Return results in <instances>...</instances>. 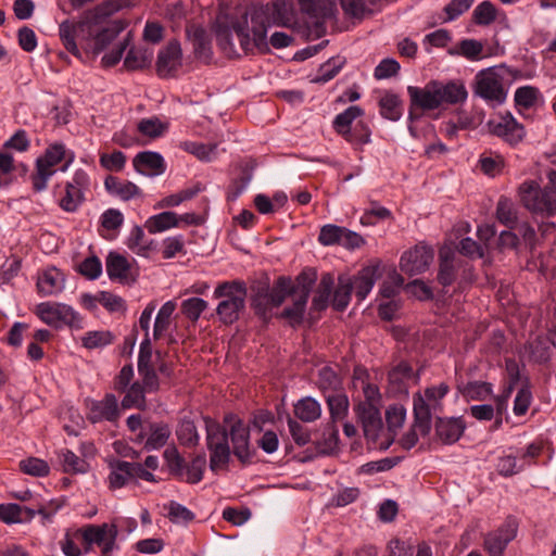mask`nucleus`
I'll use <instances>...</instances> for the list:
<instances>
[{
  "mask_svg": "<svg viewBox=\"0 0 556 556\" xmlns=\"http://www.w3.org/2000/svg\"><path fill=\"white\" fill-rule=\"evenodd\" d=\"M156 72L162 78L173 77L182 66V49L178 40H169L160 49L156 58Z\"/></svg>",
  "mask_w": 556,
  "mask_h": 556,
  "instance_id": "14",
  "label": "nucleus"
},
{
  "mask_svg": "<svg viewBox=\"0 0 556 556\" xmlns=\"http://www.w3.org/2000/svg\"><path fill=\"white\" fill-rule=\"evenodd\" d=\"M59 37L67 52L87 62L104 51V2L86 10L77 22L63 21Z\"/></svg>",
  "mask_w": 556,
  "mask_h": 556,
  "instance_id": "2",
  "label": "nucleus"
},
{
  "mask_svg": "<svg viewBox=\"0 0 556 556\" xmlns=\"http://www.w3.org/2000/svg\"><path fill=\"white\" fill-rule=\"evenodd\" d=\"M456 277L455 266L453 264V252L450 249L443 248L440 251V268L438 280L444 287L451 286Z\"/></svg>",
  "mask_w": 556,
  "mask_h": 556,
  "instance_id": "40",
  "label": "nucleus"
},
{
  "mask_svg": "<svg viewBox=\"0 0 556 556\" xmlns=\"http://www.w3.org/2000/svg\"><path fill=\"white\" fill-rule=\"evenodd\" d=\"M124 215L117 208H106V240H114L124 225Z\"/></svg>",
  "mask_w": 556,
  "mask_h": 556,
  "instance_id": "60",
  "label": "nucleus"
},
{
  "mask_svg": "<svg viewBox=\"0 0 556 556\" xmlns=\"http://www.w3.org/2000/svg\"><path fill=\"white\" fill-rule=\"evenodd\" d=\"M73 160L74 154L67 152L63 143L58 142L50 144L45 150L43 154L36 160V169L30 176L34 191L41 192L46 190L48 180L56 172L55 166L62 161H65L64 165L61 167V170L64 172Z\"/></svg>",
  "mask_w": 556,
  "mask_h": 556,
  "instance_id": "7",
  "label": "nucleus"
},
{
  "mask_svg": "<svg viewBox=\"0 0 556 556\" xmlns=\"http://www.w3.org/2000/svg\"><path fill=\"white\" fill-rule=\"evenodd\" d=\"M213 296L219 300L216 314L223 324L231 325L239 319L247 298V289L242 282H222L215 288Z\"/></svg>",
  "mask_w": 556,
  "mask_h": 556,
  "instance_id": "6",
  "label": "nucleus"
},
{
  "mask_svg": "<svg viewBox=\"0 0 556 556\" xmlns=\"http://www.w3.org/2000/svg\"><path fill=\"white\" fill-rule=\"evenodd\" d=\"M339 444V430L333 425H327L317 440L316 446L321 454H331L337 451Z\"/></svg>",
  "mask_w": 556,
  "mask_h": 556,
  "instance_id": "45",
  "label": "nucleus"
},
{
  "mask_svg": "<svg viewBox=\"0 0 556 556\" xmlns=\"http://www.w3.org/2000/svg\"><path fill=\"white\" fill-rule=\"evenodd\" d=\"M180 148L200 161H211L216 155V146H207L197 141H184Z\"/></svg>",
  "mask_w": 556,
  "mask_h": 556,
  "instance_id": "51",
  "label": "nucleus"
},
{
  "mask_svg": "<svg viewBox=\"0 0 556 556\" xmlns=\"http://www.w3.org/2000/svg\"><path fill=\"white\" fill-rule=\"evenodd\" d=\"M509 68L505 64L480 70L473 78V96L492 106L502 105L508 94Z\"/></svg>",
  "mask_w": 556,
  "mask_h": 556,
  "instance_id": "3",
  "label": "nucleus"
},
{
  "mask_svg": "<svg viewBox=\"0 0 556 556\" xmlns=\"http://www.w3.org/2000/svg\"><path fill=\"white\" fill-rule=\"evenodd\" d=\"M134 166L139 173L157 176L165 172L163 156L157 152L144 151L140 152L134 159Z\"/></svg>",
  "mask_w": 556,
  "mask_h": 556,
  "instance_id": "27",
  "label": "nucleus"
},
{
  "mask_svg": "<svg viewBox=\"0 0 556 556\" xmlns=\"http://www.w3.org/2000/svg\"><path fill=\"white\" fill-rule=\"evenodd\" d=\"M343 228L332 224L323 226L318 236L319 243L325 247L340 245Z\"/></svg>",
  "mask_w": 556,
  "mask_h": 556,
  "instance_id": "63",
  "label": "nucleus"
},
{
  "mask_svg": "<svg viewBox=\"0 0 556 556\" xmlns=\"http://www.w3.org/2000/svg\"><path fill=\"white\" fill-rule=\"evenodd\" d=\"M333 287V277L330 274L323 275L318 285L317 294L313 299V306L316 309H323L327 306V302Z\"/></svg>",
  "mask_w": 556,
  "mask_h": 556,
  "instance_id": "56",
  "label": "nucleus"
},
{
  "mask_svg": "<svg viewBox=\"0 0 556 556\" xmlns=\"http://www.w3.org/2000/svg\"><path fill=\"white\" fill-rule=\"evenodd\" d=\"M355 412L363 426L364 435L368 441L376 442L382 430L380 407L372 405L356 406Z\"/></svg>",
  "mask_w": 556,
  "mask_h": 556,
  "instance_id": "20",
  "label": "nucleus"
},
{
  "mask_svg": "<svg viewBox=\"0 0 556 556\" xmlns=\"http://www.w3.org/2000/svg\"><path fill=\"white\" fill-rule=\"evenodd\" d=\"M392 217L389 208L380 205L378 202H370L369 206L364 211L361 216V223L364 226H374L380 220H386Z\"/></svg>",
  "mask_w": 556,
  "mask_h": 556,
  "instance_id": "46",
  "label": "nucleus"
},
{
  "mask_svg": "<svg viewBox=\"0 0 556 556\" xmlns=\"http://www.w3.org/2000/svg\"><path fill=\"white\" fill-rule=\"evenodd\" d=\"M139 188L127 180L114 176H106V192L122 201H129L139 194Z\"/></svg>",
  "mask_w": 556,
  "mask_h": 556,
  "instance_id": "32",
  "label": "nucleus"
},
{
  "mask_svg": "<svg viewBox=\"0 0 556 556\" xmlns=\"http://www.w3.org/2000/svg\"><path fill=\"white\" fill-rule=\"evenodd\" d=\"M230 422L229 432L232 442L233 454L243 463L250 459L249 429L239 419L227 420Z\"/></svg>",
  "mask_w": 556,
  "mask_h": 556,
  "instance_id": "25",
  "label": "nucleus"
},
{
  "mask_svg": "<svg viewBox=\"0 0 556 556\" xmlns=\"http://www.w3.org/2000/svg\"><path fill=\"white\" fill-rule=\"evenodd\" d=\"M407 93L410 104L425 111H431L440 108L438 99L439 90L435 88V81L430 80L424 87L408 86Z\"/></svg>",
  "mask_w": 556,
  "mask_h": 556,
  "instance_id": "19",
  "label": "nucleus"
},
{
  "mask_svg": "<svg viewBox=\"0 0 556 556\" xmlns=\"http://www.w3.org/2000/svg\"><path fill=\"white\" fill-rule=\"evenodd\" d=\"M177 307V303L173 300L165 302L159 309L153 325V340H159L168 330L172 316Z\"/></svg>",
  "mask_w": 556,
  "mask_h": 556,
  "instance_id": "34",
  "label": "nucleus"
},
{
  "mask_svg": "<svg viewBox=\"0 0 556 556\" xmlns=\"http://www.w3.org/2000/svg\"><path fill=\"white\" fill-rule=\"evenodd\" d=\"M37 316L56 329L64 325L72 329H83L84 319L72 306L64 303L43 302L36 307Z\"/></svg>",
  "mask_w": 556,
  "mask_h": 556,
  "instance_id": "9",
  "label": "nucleus"
},
{
  "mask_svg": "<svg viewBox=\"0 0 556 556\" xmlns=\"http://www.w3.org/2000/svg\"><path fill=\"white\" fill-rule=\"evenodd\" d=\"M205 457L200 455L192 459L188 465H184V472H178L177 476L184 479L188 483H198L203 478V471L205 468Z\"/></svg>",
  "mask_w": 556,
  "mask_h": 556,
  "instance_id": "47",
  "label": "nucleus"
},
{
  "mask_svg": "<svg viewBox=\"0 0 556 556\" xmlns=\"http://www.w3.org/2000/svg\"><path fill=\"white\" fill-rule=\"evenodd\" d=\"M75 539L79 540L88 551L93 544L101 546L104 543V525H88L75 532Z\"/></svg>",
  "mask_w": 556,
  "mask_h": 556,
  "instance_id": "36",
  "label": "nucleus"
},
{
  "mask_svg": "<svg viewBox=\"0 0 556 556\" xmlns=\"http://www.w3.org/2000/svg\"><path fill=\"white\" fill-rule=\"evenodd\" d=\"M483 43L479 40L463 39L451 53L463 56L469 61H479L483 59Z\"/></svg>",
  "mask_w": 556,
  "mask_h": 556,
  "instance_id": "41",
  "label": "nucleus"
},
{
  "mask_svg": "<svg viewBox=\"0 0 556 556\" xmlns=\"http://www.w3.org/2000/svg\"><path fill=\"white\" fill-rule=\"evenodd\" d=\"M37 514L46 515L40 504L20 505L15 503L0 504V519L5 523H20L31 520Z\"/></svg>",
  "mask_w": 556,
  "mask_h": 556,
  "instance_id": "17",
  "label": "nucleus"
},
{
  "mask_svg": "<svg viewBox=\"0 0 556 556\" xmlns=\"http://www.w3.org/2000/svg\"><path fill=\"white\" fill-rule=\"evenodd\" d=\"M296 418L304 422H313L321 415L320 404L312 396L300 399L293 406Z\"/></svg>",
  "mask_w": 556,
  "mask_h": 556,
  "instance_id": "33",
  "label": "nucleus"
},
{
  "mask_svg": "<svg viewBox=\"0 0 556 556\" xmlns=\"http://www.w3.org/2000/svg\"><path fill=\"white\" fill-rule=\"evenodd\" d=\"M496 17V11L490 1H483L478 4L473 11V20L479 25H489Z\"/></svg>",
  "mask_w": 556,
  "mask_h": 556,
  "instance_id": "64",
  "label": "nucleus"
},
{
  "mask_svg": "<svg viewBox=\"0 0 556 556\" xmlns=\"http://www.w3.org/2000/svg\"><path fill=\"white\" fill-rule=\"evenodd\" d=\"M293 289L292 281L287 277H279L276 283L270 290L265 293H258L254 306L257 314L266 317L267 313L274 308L280 306L286 298L291 293Z\"/></svg>",
  "mask_w": 556,
  "mask_h": 556,
  "instance_id": "13",
  "label": "nucleus"
},
{
  "mask_svg": "<svg viewBox=\"0 0 556 556\" xmlns=\"http://www.w3.org/2000/svg\"><path fill=\"white\" fill-rule=\"evenodd\" d=\"M151 358L150 340H143L140 344L138 371L142 379V388L148 392H154L159 389V379L152 367Z\"/></svg>",
  "mask_w": 556,
  "mask_h": 556,
  "instance_id": "21",
  "label": "nucleus"
},
{
  "mask_svg": "<svg viewBox=\"0 0 556 556\" xmlns=\"http://www.w3.org/2000/svg\"><path fill=\"white\" fill-rule=\"evenodd\" d=\"M153 51L149 48H131L124 61L128 70H140L151 64Z\"/></svg>",
  "mask_w": 556,
  "mask_h": 556,
  "instance_id": "43",
  "label": "nucleus"
},
{
  "mask_svg": "<svg viewBox=\"0 0 556 556\" xmlns=\"http://www.w3.org/2000/svg\"><path fill=\"white\" fill-rule=\"evenodd\" d=\"M464 430L465 424L460 418L439 419L435 425L438 438L446 444H452L458 441Z\"/></svg>",
  "mask_w": 556,
  "mask_h": 556,
  "instance_id": "29",
  "label": "nucleus"
},
{
  "mask_svg": "<svg viewBox=\"0 0 556 556\" xmlns=\"http://www.w3.org/2000/svg\"><path fill=\"white\" fill-rule=\"evenodd\" d=\"M144 389L138 382L131 384L122 400V406L124 408H144L146 406V397H144Z\"/></svg>",
  "mask_w": 556,
  "mask_h": 556,
  "instance_id": "58",
  "label": "nucleus"
},
{
  "mask_svg": "<svg viewBox=\"0 0 556 556\" xmlns=\"http://www.w3.org/2000/svg\"><path fill=\"white\" fill-rule=\"evenodd\" d=\"M386 418L389 431L395 434L405 421L406 409L402 405L390 406L387 409Z\"/></svg>",
  "mask_w": 556,
  "mask_h": 556,
  "instance_id": "62",
  "label": "nucleus"
},
{
  "mask_svg": "<svg viewBox=\"0 0 556 556\" xmlns=\"http://www.w3.org/2000/svg\"><path fill=\"white\" fill-rule=\"evenodd\" d=\"M435 88L439 90L440 106L443 104H459L464 103L468 98V91L462 80H448L446 83L435 80Z\"/></svg>",
  "mask_w": 556,
  "mask_h": 556,
  "instance_id": "23",
  "label": "nucleus"
},
{
  "mask_svg": "<svg viewBox=\"0 0 556 556\" xmlns=\"http://www.w3.org/2000/svg\"><path fill=\"white\" fill-rule=\"evenodd\" d=\"M380 277V265L371 264L361 269L357 275L352 277L353 292L358 301H363L372 290L376 281Z\"/></svg>",
  "mask_w": 556,
  "mask_h": 556,
  "instance_id": "22",
  "label": "nucleus"
},
{
  "mask_svg": "<svg viewBox=\"0 0 556 556\" xmlns=\"http://www.w3.org/2000/svg\"><path fill=\"white\" fill-rule=\"evenodd\" d=\"M65 278L61 270L55 267L43 270L37 280L39 294L49 296L61 292L64 288Z\"/></svg>",
  "mask_w": 556,
  "mask_h": 556,
  "instance_id": "26",
  "label": "nucleus"
},
{
  "mask_svg": "<svg viewBox=\"0 0 556 556\" xmlns=\"http://www.w3.org/2000/svg\"><path fill=\"white\" fill-rule=\"evenodd\" d=\"M353 292V283L351 276H340L338 285L333 293L332 305L337 311H343L350 303Z\"/></svg>",
  "mask_w": 556,
  "mask_h": 556,
  "instance_id": "37",
  "label": "nucleus"
},
{
  "mask_svg": "<svg viewBox=\"0 0 556 556\" xmlns=\"http://www.w3.org/2000/svg\"><path fill=\"white\" fill-rule=\"evenodd\" d=\"M206 445L210 451V467L213 471L227 466L230 458L228 434L218 424L207 419L206 421Z\"/></svg>",
  "mask_w": 556,
  "mask_h": 556,
  "instance_id": "10",
  "label": "nucleus"
},
{
  "mask_svg": "<svg viewBox=\"0 0 556 556\" xmlns=\"http://www.w3.org/2000/svg\"><path fill=\"white\" fill-rule=\"evenodd\" d=\"M379 109L382 117L396 122L403 114V104L399 96L386 92L379 100Z\"/></svg>",
  "mask_w": 556,
  "mask_h": 556,
  "instance_id": "35",
  "label": "nucleus"
},
{
  "mask_svg": "<svg viewBox=\"0 0 556 556\" xmlns=\"http://www.w3.org/2000/svg\"><path fill=\"white\" fill-rule=\"evenodd\" d=\"M139 134L149 139H156L165 135L168 130V124L162 122L159 117L142 118L137 124Z\"/></svg>",
  "mask_w": 556,
  "mask_h": 556,
  "instance_id": "42",
  "label": "nucleus"
},
{
  "mask_svg": "<svg viewBox=\"0 0 556 556\" xmlns=\"http://www.w3.org/2000/svg\"><path fill=\"white\" fill-rule=\"evenodd\" d=\"M515 538V530L509 527H502L494 532L488 533L484 539V548L490 556H502L507 544Z\"/></svg>",
  "mask_w": 556,
  "mask_h": 556,
  "instance_id": "28",
  "label": "nucleus"
},
{
  "mask_svg": "<svg viewBox=\"0 0 556 556\" xmlns=\"http://www.w3.org/2000/svg\"><path fill=\"white\" fill-rule=\"evenodd\" d=\"M541 93L536 87L522 86L516 89L514 100L517 106L530 109L535 105Z\"/></svg>",
  "mask_w": 556,
  "mask_h": 556,
  "instance_id": "53",
  "label": "nucleus"
},
{
  "mask_svg": "<svg viewBox=\"0 0 556 556\" xmlns=\"http://www.w3.org/2000/svg\"><path fill=\"white\" fill-rule=\"evenodd\" d=\"M364 114V110L358 105H351L342 113L338 114L333 119L334 130L345 140H354L352 136L351 125Z\"/></svg>",
  "mask_w": 556,
  "mask_h": 556,
  "instance_id": "30",
  "label": "nucleus"
},
{
  "mask_svg": "<svg viewBox=\"0 0 556 556\" xmlns=\"http://www.w3.org/2000/svg\"><path fill=\"white\" fill-rule=\"evenodd\" d=\"M492 384L482 381L469 382L463 389L464 396L472 401H484L492 395Z\"/></svg>",
  "mask_w": 556,
  "mask_h": 556,
  "instance_id": "52",
  "label": "nucleus"
},
{
  "mask_svg": "<svg viewBox=\"0 0 556 556\" xmlns=\"http://www.w3.org/2000/svg\"><path fill=\"white\" fill-rule=\"evenodd\" d=\"M208 307V303L201 298H190L181 303V312L190 320H198L201 314Z\"/></svg>",
  "mask_w": 556,
  "mask_h": 556,
  "instance_id": "59",
  "label": "nucleus"
},
{
  "mask_svg": "<svg viewBox=\"0 0 556 556\" xmlns=\"http://www.w3.org/2000/svg\"><path fill=\"white\" fill-rule=\"evenodd\" d=\"M294 22L292 0H277L265 5L252 8L233 23L232 27L217 24L215 33L217 45L228 55L235 53L231 41L232 30L244 52L267 50V30L271 26L288 27Z\"/></svg>",
  "mask_w": 556,
  "mask_h": 556,
  "instance_id": "1",
  "label": "nucleus"
},
{
  "mask_svg": "<svg viewBox=\"0 0 556 556\" xmlns=\"http://www.w3.org/2000/svg\"><path fill=\"white\" fill-rule=\"evenodd\" d=\"M479 166L483 174L495 177L502 174L505 167V159L494 152H484L480 155Z\"/></svg>",
  "mask_w": 556,
  "mask_h": 556,
  "instance_id": "44",
  "label": "nucleus"
},
{
  "mask_svg": "<svg viewBox=\"0 0 556 556\" xmlns=\"http://www.w3.org/2000/svg\"><path fill=\"white\" fill-rule=\"evenodd\" d=\"M59 459L62 463L63 470L65 472L83 473L87 469V463L71 450L64 448L60 451Z\"/></svg>",
  "mask_w": 556,
  "mask_h": 556,
  "instance_id": "49",
  "label": "nucleus"
},
{
  "mask_svg": "<svg viewBox=\"0 0 556 556\" xmlns=\"http://www.w3.org/2000/svg\"><path fill=\"white\" fill-rule=\"evenodd\" d=\"M129 5L127 0H106V66L116 64L123 56V53L130 41V33H125L121 39L113 42L115 38L124 33L128 26V21L122 16L109 17L114 12Z\"/></svg>",
  "mask_w": 556,
  "mask_h": 556,
  "instance_id": "5",
  "label": "nucleus"
},
{
  "mask_svg": "<svg viewBox=\"0 0 556 556\" xmlns=\"http://www.w3.org/2000/svg\"><path fill=\"white\" fill-rule=\"evenodd\" d=\"M496 217L503 225L513 229L517 223V211L514 203L507 198H501L496 206Z\"/></svg>",
  "mask_w": 556,
  "mask_h": 556,
  "instance_id": "48",
  "label": "nucleus"
},
{
  "mask_svg": "<svg viewBox=\"0 0 556 556\" xmlns=\"http://www.w3.org/2000/svg\"><path fill=\"white\" fill-rule=\"evenodd\" d=\"M186 38L192 46L194 58L201 62L211 61L213 51L208 33L199 25H188L186 27Z\"/></svg>",
  "mask_w": 556,
  "mask_h": 556,
  "instance_id": "18",
  "label": "nucleus"
},
{
  "mask_svg": "<svg viewBox=\"0 0 556 556\" xmlns=\"http://www.w3.org/2000/svg\"><path fill=\"white\" fill-rule=\"evenodd\" d=\"M435 88L439 90L440 106L443 104H459L464 103L468 98V91L462 80H448L446 83L435 80Z\"/></svg>",
  "mask_w": 556,
  "mask_h": 556,
  "instance_id": "24",
  "label": "nucleus"
},
{
  "mask_svg": "<svg viewBox=\"0 0 556 556\" xmlns=\"http://www.w3.org/2000/svg\"><path fill=\"white\" fill-rule=\"evenodd\" d=\"M492 135L501 138L510 146H516L526 137V130L511 113L498 114L488 123Z\"/></svg>",
  "mask_w": 556,
  "mask_h": 556,
  "instance_id": "12",
  "label": "nucleus"
},
{
  "mask_svg": "<svg viewBox=\"0 0 556 556\" xmlns=\"http://www.w3.org/2000/svg\"><path fill=\"white\" fill-rule=\"evenodd\" d=\"M81 202V191L79 188L67 182L65 194L60 200V206L66 212H75Z\"/></svg>",
  "mask_w": 556,
  "mask_h": 556,
  "instance_id": "61",
  "label": "nucleus"
},
{
  "mask_svg": "<svg viewBox=\"0 0 556 556\" xmlns=\"http://www.w3.org/2000/svg\"><path fill=\"white\" fill-rule=\"evenodd\" d=\"M179 224V216L175 212L166 211L150 216L144 223V228L150 233H159L178 227Z\"/></svg>",
  "mask_w": 556,
  "mask_h": 556,
  "instance_id": "31",
  "label": "nucleus"
},
{
  "mask_svg": "<svg viewBox=\"0 0 556 556\" xmlns=\"http://www.w3.org/2000/svg\"><path fill=\"white\" fill-rule=\"evenodd\" d=\"M315 281V277L302 274L298 278L299 294L293 302V305L285 308L282 317L288 319L292 325L300 324L303 319L306 303L308 300L309 290Z\"/></svg>",
  "mask_w": 556,
  "mask_h": 556,
  "instance_id": "16",
  "label": "nucleus"
},
{
  "mask_svg": "<svg viewBox=\"0 0 556 556\" xmlns=\"http://www.w3.org/2000/svg\"><path fill=\"white\" fill-rule=\"evenodd\" d=\"M20 468L24 473L34 477H45L50 472L48 463L37 457H28L21 460Z\"/></svg>",
  "mask_w": 556,
  "mask_h": 556,
  "instance_id": "57",
  "label": "nucleus"
},
{
  "mask_svg": "<svg viewBox=\"0 0 556 556\" xmlns=\"http://www.w3.org/2000/svg\"><path fill=\"white\" fill-rule=\"evenodd\" d=\"M548 184L541 188L534 180H527L519 187V197L523 206L544 217L556 215V172L547 174Z\"/></svg>",
  "mask_w": 556,
  "mask_h": 556,
  "instance_id": "4",
  "label": "nucleus"
},
{
  "mask_svg": "<svg viewBox=\"0 0 556 556\" xmlns=\"http://www.w3.org/2000/svg\"><path fill=\"white\" fill-rule=\"evenodd\" d=\"M131 463L116 462L111 464L110 488L119 489L132 481Z\"/></svg>",
  "mask_w": 556,
  "mask_h": 556,
  "instance_id": "39",
  "label": "nucleus"
},
{
  "mask_svg": "<svg viewBox=\"0 0 556 556\" xmlns=\"http://www.w3.org/2000/svg\"><path fill=\"white\" fill-rule=\"evenodd\" d=\"M433 250L424 244H417L403 253L400 260L402 271L414 276L426 271L433 261Z\"/></svg>",
  "mask_w": 556,
  "mask_h": 556,
  "instance_id": "15",
  "label": "nucleus"
},
{
  "mask_svg": "<svg viewBox=\"0 0 556 556\" xmlns=\"http://www.w3.org/2000/svg\"><path fill=\"white\" fill-rule=\"evenodd\" d=\"M450 388L445 382L426 388L422 393L413 396L414 416L421 434H428L431 428L432 415L442 409V400L448 393Z\"/></svg>",
  "mask_w": 556,
  "mask_h": 556,
  "instance_id": "8",
  "label": "nucleus"
},
{
  "mask_svg": "<svg viewBox=\"0 0 556 556\" xmlns=\"http://www.w3.org/2000/svg\"><path fill=\"white\" fill-rule=\"evenodd\" d=\"M176 435L178 441L184 445L193 446L199 442L197 427L192 420L187 418L180 420Z\"/></svg>",
  "mask_w": 556,
  "mask_h": 556,
  "instance_id": "50",
  "label": "nucleus"
},
{
  "mask_svg": "<svg viewBox=\"0 0 556 556\" xmlns=\"http://www.w3.org/2000/svg\"><path fill=\"white\" fill-rule=\"evenodd\" d=\"M144 237L143 229L140 226L135 225L126 238L125 244L137 255L148 256L149 252L152 250L153 241L146 242Z\"/></svg>",
  "mask_w": 556,
  "mask_h": 556,
  "instance_id": "38",
  "label": "nucleus"
},
{
  "mask_svg": "<svg viewBox=\"0 0 556 556\" xmlns=\"http://www.w3.org/2000/svg\"><path fill=\"white\" fill-rule=\"evenodd\" d=\"M170 435V430L167 425L159 424L151 427V433L146 441L148 450H157L163 447Z\"/></svg>",
  "mask_w": 556,
  "mask_h": 556,
  "instance_id": "54",
  "label": "nucleus"
},
{
  "mask_svg": "<svg viewBox=\"0 0 556 556\" xmlns=\"http://www.w3.org/2000/svg\"><path fill=\"white\" fill-rule=\"evenodd\" d=\"M106 274L121 285H131L137 280L138 269L132 257L111 251L106 255Z\"/></svg>",
  "mask_w": 556,
  "mask_h": 556,
  "instance_id": "11",
  "label": "nucleus"
},
{
  "mask_svg": "<svg viewBox=\"0 0 556 556\" xmlns=\"http://www.w3.org/2000/svg\"><path fill=\"white\" fill-rule=\"evenodd\" d=\"M330 415L333 420L343 419L349 410V399L345 394L336 393L327 396Z\"/></svg>",
  "mask_w": 556,
  "mask_h": 556,
  "instance_id": "55",
  "label": "nucleus"
}]
</instances>
